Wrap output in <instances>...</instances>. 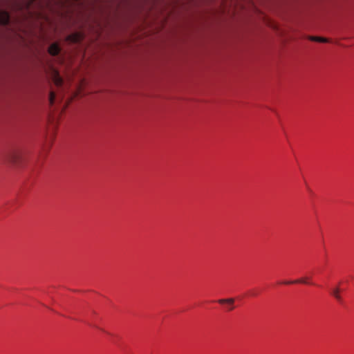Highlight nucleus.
Masks as SVG:
<instances>
[{
    "mask_svg": "<svg viewBox=\"0 0 354 354\" xmlns=\"http://www.w3.org/2000/svg\"><path fill=\"white\" fill-rule=\"evenodd\" d=\"M60 52V48L56 43L52 44L48 48V53L53 55H57Z\"/></svg>",
    "mask_w": 354,
    "mask_h": 354,
    "instance_id": "1",
    "label": "nucleus"
},
{
    "mask_svg": "<svg viewBox=\"0 0 354 354\" xmlns=\"http://www.w3.org/2000/svg\"><path fill=\"white\" fill-rule=\"evenodd\" d=\"M0 22L3 25H7L10 22V15L6 11H2L0 12Z\"/></svg>",
    "mask_w": 354,
    "mask_h": 354,
    "instance_id": "2",
    "label": "nucleus"
},
{
    "mask_svg": "<svg viewBox=\"0 0 354 354\" xmlns=\"http://www.w3.org/2000/svg\"><path fill=\"white\" fill-rule=\"evenodd\" d=\"M82 39V35L80 33L73 34L68 37V40L73 43L80 42Z\"/></svg>",
    "mask_w": 354,
    "mask_h": 354,
    "instance_id": "3",
    "label": "nucleus"
},
{
    "mask_svg": "<svg viewBox=\"0 0 354 354\" xmlns=\"http://www.w3.org/2000/svg\"><path fill=\"white\" fill-rule=\"evenodd\" d=\"M7 159H8V160L9 162H12L13 164H15L18 161L19 154L17 152H15V151L10 152L8 155Z\"/></svg>",
    "mask_w": 354,
    "mask_h": 354,
    "instance_id": "4",
    "label": "nucleus"
},
{
    "mask_svg": "<svg viewBox=\"0 0 354 354\" xmlns=\"http://www.w3.org/2000/svg\"><path fill=\"white\" fill-rule=\"evenodd\" d=\"M339 291H340L339 288L338 287H337L332 290L331 294L339 302H342V299L339 294Z\"/></svg>",
    "mask_w": 354,
    "mask_h": 354,
    "instance_id": "5",
    "label": "nucleus"
},
{
    "mask_svg": "<svg viewBox=\"0 0 354 354\" xmlns=\"http://www.w3.org/2000/svg\"><path fill=\"white\" fill-rule=\"evenodd\" d=\"M308 39L313 41H318V42H328V40L326 38L324 37H315V36H310Z\"/></svg>",
    "mask_w": 354,
    "mask_h": 354,
    "instance_id": "6",
    "label": "nucleus"
},
{
    "mask_svg": "<svg viewBox=\"0 0 354 354\" xmlns=\"http://www.w3.org/2000/svg\"><path fill=\"white\" fill-rule=\"evenodd\" d=\"M308 283V279L303 278V279L295 280V281H284L283 282L284 284H291V283Z\"/></svg>",
    "mask_w": 354,
    "mask_h": 354,
    "instance_id": "7",
    "label": "nucleus"
},
{
    "mask_svg": "<svg viewBox=\"0 0 354 354\" xmlns=\"http://www.w3.org/2000/svg\"><path fill=\"white\" fill-rule=\"evenodd\" d=\"M218 302L221 304H228L230 305H233V304L234 302V299L233 298L221 299L218 300Z\"/></svg>",
    "mask_w": 354,
    "mask_h": 354,
    "instance_id": "8",
    "label": "nucleus"
},
{
    "mask_svg": "<svg viewBox=\"0 0 354 354\" xmlns=\"http://www.w3.org/2000/svg\"><path fill=\"white\" fill-rule=\"evenodd\" d=\"M54 81L57 86H61L62 84V80L57 73L55 75Z\"/></svg>",
    "mask_w": 354,
    "mask_h": 354,
    "instance_id": "9",
    "label": "nucleus"
},
{
    "mask_svg": "<svg viewBox=\"0 0 354 354\" xmlns=\"http://www.w3.org/2000/svg\"><path fill=\"white\" fill-rule=\"evenodd\" d=\"M55 99V94L53 92H50L49 95V102L50 105H53Z\"/></svg>",
    "mask_w": 354,
    "mask_h": 354,
    "instance_id": "10",
    "label": "nucleus"
},
{
    "mask_svg": "<svg viewBox=\"0 0 354 354\" xmlns=\"http://www.w3.org/2000/svg\"><path fill=\"white\" fill-rule=\"evenodd\" d=\"M233 308H234V307H233V306H232V307L230 308V310H233Z\"/></svg>",
    "mask_w": 354,
    "mask_h": 354,
    "instance_id": "11",
    "label": "nucleus"
}]
</instances>
